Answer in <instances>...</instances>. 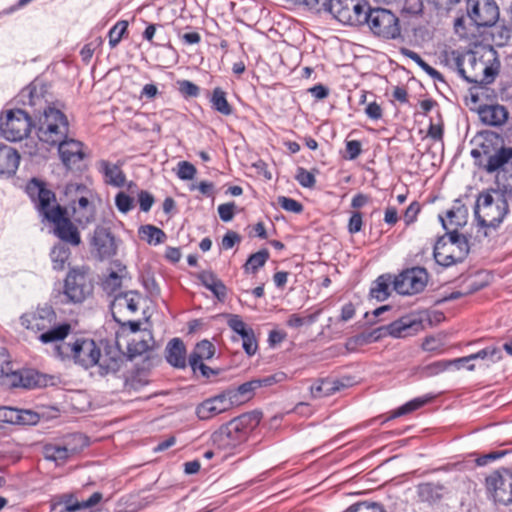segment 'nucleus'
<instances>
[{
    "label": "nucleus",
    "mask_w": 512,
    "mask_h": 512,
    "mask_svg": "<svg viewBox=\"0 0 512 512\" xmlns=\"http://www.w3.org/2000/svg\"><path fill=\"white\" fill-rule=\"evenodd\" d=\"M56 344L54 354L63 361H71L84 369L97 367V373L105 376L119 371L122 358L119 353L102 354L95 340L86 337H76L69 342Z\"/></svg>",
    "instance_id": "1"
},
{
    "label": "nucleus",
    "mask_w": 512,
    "mask_h": 512,
    "mask_svg": "<svg viewBox=\"0 0 512 512\" xmlns=\"http://www.w3.org/2000/svg\"><path fill=\"white\" fill-rule=\"evenodd\" d=\"M24 104L34 109V127L38 139L49 146H56L68 136L69 121L67 116L54 106L46 105L40 91L35 85H31L21 94Z\"/></svg>",
    "instance_id": "2"
},
{
    "label": "nucleus",
    "mask_w": 512,
    "mask_h": 512,
    "mask_svg": "<svg viewBox=\"0 0 512 512\" xmlns=\"http://www.w3.org/2000/svg\"><path fill=\"white\" fill-rule=\"evenodd\" d=\"M26 190L39 214L53 224L55 236L72 246H79L81 244L80 233L68 218L66 208L57 203L55 193L47 189L45 184L37 179H32L27 184Z\"/></svg>",
    "instance_id": "3"
},
{
    "label": "nucleus",
    "mask_w": 512,
    "mask_h": 512,
    "mask_svg": "<svg viewBox=\"0 0 512 512\" xmlns=\"http://www.w3.org/2000/svg\"><path fill=\"white\" fill-rule=\"evenodd\" d=\"M57 315L52 306L44 304L35 310L26 312L20 316L21 325L39 334L38 339L43 344L58 343L67 338L72 327L69 323L56 324Z\"/></svg>",
    "instance_id": "4"
},
{
    "label": "nucleus",
    "mask_w": 512,
    "mask_h": 512,
    "mask_svg": "<svg viewBox=\"0 0 512 512\" xmlns=\"http://www.w3.org/2000/svg\"><path fill=\"white\" fill-rule=\"evenodd\" d=\"M261 421V413L257 411L244 413L221 425L211 434L213 446L221 451L232 453L248 438L249 433Z\"/></svg>",
    "instance_id": "5"
},
{
    "label": "nucleus",
    "mask_w": 512,
    "mask_h": 512,
    "mask_svg": "<svg viewBox=\"0 0 512 512\" xmlns=\"http://www.w3.org/2000/svg\"><path fill=\"white\" fill-rule=\"evenodd\" d=\"M509 211L507 199L502 195L494 199L490 192H482L477 198L474 213L479 232L488 236V229H496Z\"/></svg>",
    "instance_id": "6"
},
{
    "label": "nucleus",
    "mask_w": 512,
    "mask_h": 512,
    "mask_svg": "<svg viewBox=\"0 0 512 512\" xmlns=\"http://www.w3.org/2000/svg\"><path fill=\"white\" fill-rule=\"evenodd\" d=\"M468 252L466 237L458 231H450L436 242L433 254L439 265L449 267L463 261Z\"/></svg>",
    "instance_id": "7"
},
{
    "label": "nucleus",
    "mask_w": 512,
    "mask_h": 512,
    "mask_svg": "<svg viewBox=\"0 0 512 512\" xmlns=\"http://www.w3.org/2000/svg\"><path fill=\"white\" fill-rule=\"evenodd\" d=\"M456 66L461 77L469 83L489 84L495 76L494 69L473 51L457 57Z\"/></svg>",
    "instance_id": "8"
},
{
    "label": "nucleus",
    "mask_w": 512,
    "mask_h": 512,
    "mask_svg": "<svg viewBox=\"0 0 512 512\" xmlns=\"http://www.w3.org/2000/svg\"><path fill=\"white\" fill-rule=\"evenodd\" d=\"M370 6L364 0H330L327 10L339 22L357 26L367 21Z\"/></svg>",
    "instance_id": "9"
},
{
    "label": "nucleus",
    "mask_w": 512,
    "mask_h": 512,
    "mask_svg": "<svg viewBox=\"0 0 512 512\" xmlns=\"http://www.w3.org/2000/svg\"><path fill=\"white\" fill-rule=\"evenodd\" d=\"M93 292V283L88 275V269L72 268L64 280V295L68 302L82 303Z\"/></svg>",
    "instance_id": "10"
},
{
    "label": "nucleus",
    "mask_w": 512,
    "mask_h": 512,
    "mask_svg": "<svg viewBox=\"0 0 512 512\" xmlns=\"http://www.w3.org/2000/svg\"><path fill=\"white\" fill-rule=\"evenodd\" d=\"M34 126L28 112L15 109L7 111L4 118H1L0 131L8 141L16 142L28 135L31 127Z\"/></svg>",
    "instance_id": "11"
},
{
    "label": "nucleus",
    "mask_w": 512,
    "mask_h": 512,
    "mask_svg": "<svg viewBox=\"0 0 512 512\" xmlns=\"http://www.w3.org/2000/svg\"><path fill=\"white\" fill-rule=\"evenodd\" d=\"M75 191L79 197L72 203V214L75 222L85 227L94 222L96 208L94 204V194L83 184H70L67 187L68 192Z\"/></svg>",
    "instance_id": "12"
},
{
    "label": "nucleus",
    "mask_w": 512,
    "mask_h": 512,
    "mask_svg": "<svg viewBox=\"0 0 512 512\" xmlns=\"http://www.w3.org/2000/svg\"><path fill=\"white\" fill-rule=\"evenodd\" d=\"M366 18L365 23L375 35L385 39H396L400 36L399 20L389 10L370 8Z\"/></svg>",
    "instance_id": "13"
},
{
    "label": "nucleus",
    "mask_w": 512,
    "mask_h": 512,
    "mask_svg": "<svg viewBox=\"0 0 512 512\" xmlns=\"http://www.w3.org/2000/svg\"><path fill=\"white\" fill-rule=\"evenodd\" d=\"M486 487L494 501L512 504V470L502 468L494 471L486 478Z\"/></svg>",
    "instance_id": "14"
},
{
    "label": "nucleus",
    "mask_w": 512,
    "mask_h": 512,
    "mask_svg": "<svg viewBox=\"0 0 512 512\" xmlns=\"http://www.w3.org/2000/svg\"><path fill=\"white\" fill-rule=\"evenodd\" d=\"M428 274L425 269L414 267L400 273L393 281L394 289L402 295L421 292L427 285Z\"/></svg>",
    "instance_id": "15"
},
{
    "label": "nucleus",
    "mask_w": 512,
    "mask_h": 512,
    "mask_svg": "<svg viewBox=\"0 0 512 512\" xmlns=\"http://www.w3.org/2000/svg\"><path fill=\"white\" fill-rule=\"evenodd\" d=\"M467 12L475 25H493L499 17V9L493 0H467Z\"/></svg>",
    "instance_id": "16"
},
{
    "label": "nucleus",
    "mask_w": 512,
    "mask_h": 512,
    "mask_svg": "<svg viewBox=\"0 0 512 512\" xmlns=\"http://www.w3.org/2000/svg\"><path fill=\"white\" fill-rule=\"evenodd\" d=\"M282 377H284L283 374L272 375L262 379H253L241 384L236 389L227 390L225 394L229 398V401H231L233 407L234 405L241 404L251 399L256 389L263 386H270L280 381Z\"/></svg>",
    "instance_id": "17"
},
{
    "label": "nucleus",
    "mask_w": 512,
    "mask_h": 512,
    "mask_svg": "<svg viewBox=\"0 0 512 512\" xmlns=\"http://www.w3.org/2000/svg\"><path fill=\"white\" fill-rule=\"evenodd\" d=\"M423 328L422 321L415 315H405L388 325L381 326L382 337L404 338L420 332Z\"/></svg>",
    "instance_id": "18"
},
{
    "label": "nucleus",
    "mask_w": 512,
    "mask_h": 512,
    "mask_svg": "<svg viewBox=\"0 0 512 512\" xmlns=\"http://www.w3.org/2000/svg\"><path fill=\"white\" fill-rule=\"evenodd\" d=\"M0 383L7 388L31 389L39 385V377L34 371L14 368L11 363L0 378Z\"/></svg>",
    "instance_id": "19"
},
{
    "label": "nucleus",
    "mask_w": 512,
    "mask_h": 512,
    "mask_svg": "<svg viewBox=\"0 0 512 512\" xmlns=\"http://www.w3.org/2000/svg\"><path fill=\"white\" fill-rule=\"evenodd\" d=\"M92 252L99 260L109 259L116 255L117 245L115 238L108 228L98 226L95 228L91 240Z\"/></svg>",
    "instance_id": "20"
},
{
    "label": "nucleus",
    "mask_w": 512,
    "mask_h": 512,
    "mask_svg": "<svg viewBox=\"0 0 512 512\" xmlns=\"http://www.w3.org/2000/svg\"><path fill=\"white\" fill-rule=\"evenodd\" d=\"M56 146H58L60 159L67 169L72 170L80 167L79 164L86 156L82 142L66 136Z\"/></svg>",
    "instance_id": "21"
},
{
    "label": "nucleus",
    "mask_w": 512,
    "mask_h": 512,
    "mask_svg": "<svg viewBox=\"0 0 512 512\" xmlns=\"http://www.w3.org/2000/svg\"><path fill=\"white\" fill-rule=\"evenodd\" d=\"M232 408L231 401L225 392L201 402L196 408V414L201 420H209Z\"/></svg>",
    "instance_id": "22"
},
{
    "label": "nucleus",
    "mask_w": 512,
    "mask_h": 512,
    "mask_svg": "<svg viewBox=\"0 0 512 512\" xmlns=\"http://www.w3.org/2000/svg\"><path fill=\"white\" fill-rule=\"evenodd\" d=\"M140 299L141 296L136 291H127L116 295L111 305L112 314L115 320L119 321L116 318V314L123 312L125 309L132 314L136 313L139 308Z\"/></svg>",
    "instance_id": "23"
},
{
    "label": "nucleus",
    "mask_w": 512,
    "mask_h": 512,
    "mask_svg": "<svg viewBox=\"0 0 512 512\" xmlns=\"http://www.w3.org/2000/svg\"><path fill=\"white\" fill-rule=\"evenodd\" d=\"M103 498L102 493L94 492L87 500L78 501L72 494L62 496L60 505L63 508L60 512H75L78 510L88 509L96 506Z\"/></svg>",
    "instance_id": "24"
},
{
    "label": "nucleus",
    "mask_w": 512,
    "mask_h": 512,
    "mask_svg": "<svg viewBox=\"0 0 512 512\" xmlns=\"http://www.w3.org/2000/svg\"><path fill=\"white\" fill-rule=\"evenodd\" d=\"M167 362L175 368H184L187 360L186 347L179 338L171 339L165 348Z\"/></svg>",
    "instance_id": "25"
},
{
    "label": "nucleus",
    "mask_w": 512,
    "mask_h": 512,
    "mask_svg": "<svg viewBox=\"0 0 512 512\" xmlns=\"http://www.w3.org/2000/svg\"><path fill=\"white\" fill-rule=\"evenodd\" d=\"M20 156L18 152L4 144H0V176H12L19 166Z\"/></svg>",
    "instance_id": "26"
},
{
    "label": "nucleus",
    "mask_w": 512,
    "mask_h": 512,
    "mask_svg": "<svg viewBox=\"0 0 512 512\" xmlns=\"http://www.w3.org/2000/svg\"><path fill=\"white\" fill-rule=\"evenodd\" d=\"M480 120L490 126H500L508 118V112L501 105H486L479 109Z\"/></svg>",
    "instance_id": "27"
},
{
    "label": "nucleus",
    "mask_w": 512,
    "mask_h": 512,
    "mask_svg": "<svg viewBox=\"0 0 512 512\" xmlns=\"http://www.w3.org/2000/svg\"><path fill=\"white\" fill-rule=\"evenodd\" d=\"M200 283L219 300L224 301L227 289L224 283L211 271H203L197 276Z\"/></svg>",
    "instance_id": "28"
},
{
    "label": "nucleus",
    "mask_w": 512,
    "mask_h": 512,
    "mask_svg": "<svg viewBox=\"0 0 512 512\" xmlns=\"http://www.w3.org/2000/svg\"><path fill=\"white\" fill-rule=\"evenodd\" d=\"M114 266L116 269L110 268L102 282V287L108 294L116 293L122 285L123 278L127 275L126 266L121 263H114Z\"/></svg>",
    "instance_id": "29"
},
{
    "label": "nucleus",
    "mask_w": 512,
    "mask_h": 512,
    "mask_svg": "<svg viewBox=\"0 0 512 512\" xmlns=\"http://www.w3.org/2000/svg\"><path fill=\"white\" fill-rule=\"evenodd\" d=\"M443 228L447 231H457L467 222V209L464 206H457L446 213V218L439 216Z\"/></svg>",
    "instance_id": "30"
},
{
    "label": "nucleus",
    "mask_w": 512,
    "mask_h": 512,
    "mask_svg": "<svg viewBox=\"0 0 512 512\" xmlns=\"http://www.w3.org/2000/svg\"><path fill=\"white\" fill-rule=\"evenodd\" d=\"M486 155V163L484 164V168L487 172L492 173L499 169H502L509 160L512 159V148H500L493 154L487 155V152L484 151Z\"/></svg>",
    "instance_id": "31"
},
{
    "label": "nucleus",
    "mask_w": 512,
    "mask_h": 512,
    "mask_svg": "<svg viewBox=\"0 0 512 512\" xmlns=\"http://www.w3.org/2000/svg\"><path fill=\"white\" fill-rule=\"evenodd\" d=\"M99 169L105 177V182L115 187H122L125 183V175L118 165L106 160L99 162Z\"/></svg>",
    "instance_id": "32"
},
{
    "label": "nucleus",
    "mask_w": 512,
    "mask_h": 512,
    "mask_svg": "<svg viewBox=\"0 0 512 512\" xmlns=\"http://www.w3.org/2000/svg\"><path fill=\"white\" fill-rule=\"evenodd\" d=\"M444 490V486L434 483H422L417 487L420 500L428 504L439 502L443 498Z\"/></svg>",
    "instance_id": "33"
},
{
    "label": "nucleus",
    "mask_w": 512,
    "mask_h": 512,
    "mask_svg": "<svg viewBox=\"0 0 512 512\" xmlns=\"http://www.w3.org/2000/svg\"><path fill=\"white\" fill-rule=\"evenodd\" d=\"M74 453L75 449L58 444H46L43 449L44 458L57 464L65 463Z\"/></svg>",
    "instance_id": "34"
},
{
    "label": "nucleus",
    "mask_w": 512,
    "mask_h": 512,
    "mask_svg": "<svg viewBox=\"0 0 512 512\" xmlns=\"http://www.w3.org/2000/svg\"><path fill=\"white\" fill-rule=\"evenodd\" d=\"M383 338L380 327L370 331L364 332L359 335L349 338L346 342V348L349 351H355L358 347L373 343Z\"/></svg>",
    "instance_id": "35"
},
{
    "label": "nucleus",
    "mask_w": 512,
    "mask_h": 512,
    "mask_svg": "<svg viewBox=\"0 0 512 512\" xmlns=\"http://www.w3.org/2000/svg\"><path fill=\"white\" fill-rule=\"evenodd\" d=\"M138 234L140 239L149 245L161 244L166 239V234L163 230L150 224L140 226Z\"/></svg>",
    "instance_id": "36"
},
{
    "label": "nucleus",
    "mask_w": 512,
    "mask_h": 512,
    "mask_svg": "<svg viewBox=\"0 0 512 512\" xmlns=\"http://www.w3.org/2000/svg\"><path fill=\"white\" fill-rule=\"evenodd\" d=\"M502 358V352L500 348L497 347H486L477 353L471 354L466 357L457 358L455 359V362L460 363H469L476 359H489L491 362H497Z\"/></svg>",
    "instance_id": "37"
},
{
    "label": "nucleus",
    "mask_w": 512,
    "mask_h": 512,
    "mask_svg": "<svg viewBox=\"0 0 512 512\" xmlns=\"http://www.w3.org/2000/svg\"><path fill=\"white\" fill-rule=\"evenodd\" d=\"M390 283V276H379L370 289L371 297L377 299L378 301L386 300L390 295Z\"/></svg>",
    "instance_id": "38"
},
{
    "label": "nucleus",
    "mask_w": 512,
    "mask_h": 512,
    "mask_svg": "<svg viewBox=\"0 0 512 512\" xmlns=\"http://www.w3.org/2000/svg\"><path fill=\"white\" fill-rule=\"evenodd\" d=\"M216 352L215 345L209 340H202L194 346V369L199 362L211 359Z\"/></svg>",
    "instance_id": "39"
},
{
    "label": "nucleus",
    "mask_w": 512,
    "mask_h": 512,
    "mask_svg": "<svg viewBox=\"0 0 512 512\" xmlns=\"http://www.w3.org/2000/svg\"><path fill=\"white\" fill-rule=\"evenodd\" d=\"M70 254V249L67 248L65 245H55L50 252V258L52 261L53 269L57 271L63 270L70 257Z\"/></svg>",
    "instance_id": "40"
},
{
    "label": "nucleus",
    "mask_w": 512,
    "mask_h": 512,
    "mask_svg": "<svg viewBox=\"0 0 512 512\" xmlns=\"http://www.w3.org/2000/svg\"><path fill=\"white\" fill-rule=\"evenodd\" d=\"M269 251L262 249L254 254H251L244 264V271L246 273H255L259 268L263 267L269 259Z\"/></svg>",
    "instance_id": "41"
},
{
    "label": "nucleus",
    "mask_w": 512,
    "mask_h": 512,
    "mask_svg": "<svg viewBox=\"0 0 512 512\" xmlns=\"http://www.w3.org/2000/svg\"><path fill=\"white\" fill-rule=\"evenodd\" d=\"M402 54L410 58L412 61H414L424 72H426L434 80H443L440 72H438L428 63H426L416 52L409 49H403Z\"/></svg>",
    "instance_id": "42"
},
{
    "label": "nucleus",
    "mask_w": 512,
    "mask_h": 512,
    "mask_svg": "<svg viewBox=\"0 0 512 512\" xmlns=\"http://www.w3.org/2000/svg\"><path fill=\"white\" fill-rule=\"evenodd\" d=\"M433 399V396L431 395H425L421 397L414 398L410 400L409 402L405 403L401 407H399L393 414V417H399L408 413H411L427 403H429Z\"/></svg>",
    "instance_id": "43"
},
{
    "label": "nucleus",
    "mask_w": 512,
    "mask_h": 512,
    "mask_svg": "<svg viewBox=\"0 0 512 512\" xmlns=\"http://www.w3.org/2000/svg\"><path fill=\"white\" fill-rule=\"evenodd\" d=\"M338 389L339 387L330 380H319L310 387V392L314 398H320L329 396Z\"/></svg>",
    "instance_id": "44"
},
{
    "label": "nucleus",
    "mask_w": 512,
    "mask_h": 512,
    "mask_svg": "<svg viewBox=\"0 0 512 512\" xmlns=\"http://www.w3.org/2000/svg\"><path fill=\"white\" fill-rule=\"evenodd\" d=\"M227 324L233 332L240 336V338H244L254 332L253 329L249 327L237 314H228Z\"/></svg>",
    "instance_id": "45"
},
{
    "label": "nucleus",
    "mask_w": 512,
    "mask_h": 512,
    "mask_svg": "<svg viewBox=\"0 0 512 512\" xmlns=\"http://www.w3.org/2000/svg\"><path fill=\"white\" fill-rule=\"evenodd\" d=\"M212 106L215 110L220 112L223 115H230L232 113V108L229 105L225 92L219 88H216L213 91V95L211 98Z\"/></svg>",
    "instance_id": "46"
},
{
    "label": "nucleus",
    "mask_w": 512,
    "mask_h": 512,
    "mask_svg": "<svg viewBox=\"0 0 512 512\" xmlns=\"http://www.w3.org/2000/svg\"><path fill=\"white\" fill-rule=\"evenodd\" d=\"M459 364H460V362H455V359L454 360H441V361H436V362H433V363L427 365L424 368V371L427 376H435V375H438L439 373L445 371L452 365L455 366L457 369H459Z\"/></svg>",
    "instance_id": "47"
},
{
    "label": "nucleus",
    "mask_w": 512,
    "mask_h": 512,
    "mask_svg": "<svg viewBox=\"0 0 512 512\" xmlns=\"http://www.w3.org/2000/svg\"><path fill=\"white\" fill-rule=\"evenodd\" d=\"M128 27L127 21H118L108 33L109 45L111 48H115L121 41L124 33Z\"/></svg>",
    "instance_id": "48"
},
{
    "label": "nucleus",
    "mask_w": 512,
    "mask_h": 512,
    "mask_svg": "<svg viewBox=\"0 0 512 512\" xmlns=\"http://www.w3.org/2000/svg\"><path fill=\"white\" fill-rule=\"evenodd\" d=\"M295 179L298 183L305 188H312L315 185L316 179L313 173L307 171L306 169L299 167L297 169Z\"/></svg>",
    "instance_id": "49"
},
{
    "label": "nucleus",
    "mask_w": 512,
    "mask_h": 512,
    "mask_svg": "<svg viewBox=\"0 0 512 512\" xmlns=\"http://www.w3.org/2000/svg\"><path fill=\"white\" fill-rule=\"evenodd\" d=\"M0 420L7 423H20L23 421L21 411L14 408H1L0 409Z\"/></svg>",
    "instance_id": "50"
},
{
    "label": "nucleus",
    "mask_w": 512,
    "mask_h": 512,
    "mask_svg": "<svg viewBox=\"0 0 512 512\" xmlns=\"http://www.w3.org/2000/svg\"><path fill=\"white\" fill-rule=\"evenodd\" d=\"M278 204L286 211L293 213H300L303 210V206L300 202L295 199L288 198L285 196L278 197Z\"/></svg>",
    "instance_id": "51"
},
{
    "label": "nucleus",
    "mask_w": 512,
    "mask_h": 512,
    "mask_svg": "<svg viewBox=\"0 0 512 512\" xmlns=\"http://www.w3.org/2000/svg\"><path fill=\"white\" fill-rule=\"evenodd\" d=\"M115 204L120 212L127 213L133 208V199L124 192H119L115 197Z\"/></svg>",
    "instance_id": "52"
},
{
    "label": "nucleus",
    "mask_w": 512,
    "mask_h": 512,
    "mask_svg": "<svg viewBox=\"0 0 512 512\" xmlns=\"http://www.w3.org/2000/svg\"><path fill=\"white\" fill-rule=\"evenodd\" d=\"M236 205L234 202L220 204L218 206V214L223 222H229L233 219Z\"/></svg>",
    "instance_id": "53"
},
{
    "label": "nucleus",
    "mask_w": 512,
    "mask_h": 512,
    "mask_svg": "<svg viewBox=\"0 0 512 512\" xmlns=\"http://www.w3.org/2000/svg\"><path fill=\"white\" fill-rule=\"evenodd\" d=\"M242 340V347L248 356H253L258 350V344L254 332L250 333Z\"/></svg>",
    "instance_id": "54"
},
{
    "label": "nucleus",
    "mask_w": 512,
    "mask_h": 512,
    "mask_svg": "<svg viewBox=\"0 0 512 512\" xmlns=\"http://www.w3.org/2000/svg\"><path fill=\"white\" fill-rule=\"evenodd\" d=\"M154 197L148 191L142 190L138 193V202L141 211L148 212L154 204Z\"/></svg>",
    "instance_id": "55"
},
{
    "label": "nucleus",
    "mask_w": 512,
    "mask_h": 512,
    "mask_svg": "<svg viewBox=\"0 0 512 512\" xmlns=\"http://www.w3.org/2000/svg\"><path fill=\"white\" fill-rule=\"evenodd\" d=\"M240 242L241 236L238 233L230 230L223 236L221 246L224 250H229Z\"/></svg>",
    "instance_id": "56"
},
{
    "label": "nucleus",
    "mask_w": 512,
    "mask_h": 512,
    "mask_svg": "<svg viewBox=\"0 0 512 512\" xmlns=\"http://www.w3.org/2000/svg\"><path fill=\"white\" fill-rule=\"evenodd\" d=\"M420 212V205L417 202H412L406 209L404 213V222L408 226L412 224L416 218L418 213Z\"/></svg>",
    "instance_id": "57"
},
{
    "label": "nucleus",
    "mask_w": 512,
    "mask_h": 512,
    "mask_svg": "<svg viewBox=\"0 0 512 512\" xmlns=\"http://www.w3.org/2000/svg\"><path fill=\"white\" fill-rule=\"evenodd\" d=\"M363 225L362 215L359 212H354L348 223V231L351 234L358 233Z\"/></svg>",
    "instance_id": "58"
},
{
    "label": "nucleus",
    "mask_w": 512,
    "mask_h": 512,
    "mask_svg": "<svg viewBox=\"0 0 512 512\" xmlns=\"http://www.w3.org/2000/svg\"><path fill=\"white\" fill-rule=\"evenodd\" d=\"M196 367H198V369L200 370L202 377H204L205 379H207L209 381L213 380L221 373L220 369L211 368V367L205 365L203 362H199L196 365Z\"/></svg>",
    "instance_id": "59"
},
{
    "label": "nucleus",
    "mask_w": 512,
    "mask_h": 512,
    "mask_svg": "<svg viewBox=\"0 0 512 512\" xmlns=\"http://www.w3.org/2000/svg\"><path fill=\"white\" fill-rule=\"evenodd\" d=\"M428 136L434 141H442L443 139V123L441 121L437 123H430L428 129Z\"/></svg>",
    "instance_id": "60"
},
{
    "label": "nucleus",
    "mask_w": 512,
    "mask_h": 512,
    "mask_svg": "<svg viewBox=\"0 0 512 512\" xmlns=\"http://www.w3.org/2000/svg\"><path fill=\"white\" fill-rule=\"evenodd\" d=\"M177 175L181 179H192V164L188 161L179 162Z\"/></svg>",
    "instance_id": "61"
},
{
    "label": "nucleus",
    "mask_w": 512,
    "mask_h": 512,
    "mask_svg": "<svg viewBox=\"0 0 512 512\" xmlns=\"http://www.w3.org/2000/svg\"><path fill=\"white\" fill-rule=\"evenodd\" d=\"M361 143L357 140H351L346 143V151L350 160L356 159L361 153Z\"/></svg>",
    "instance_id": "62"
},
{
    "label": "nucleus",
    "mask_w": 512,
    "mask_h": 512,
    "mask_svg": "<svg viewBox=\"0 0 512 512\" xmlns=\"http://www.w3.org/2000/svg\"><path fill=\"white\" fill-rule=\"evenodd\" d=\"M365 113L369 118L377 120L382 116V109L376 102H371L366 106Z\"/></svg>",
    "instance_id": "63"
},
{
    "label": "nucleus",
    "mask_w": 512,
    "mask_h": 512,
    "mask_svg": "<svg viewBox=\"0 0 512 512\" xmlns=\"http://www.w3.org/2000/svg\"><path fill=\"white\" fill-rule=\"evenodd\" d=\"M404 9L411 14H418L423 10L422 0H405Z\"/></svg>",
    "instance_id": "64"
}]
</instances>
